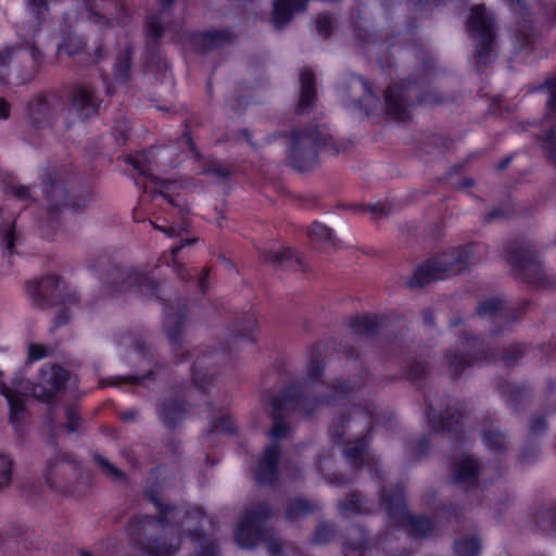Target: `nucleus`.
<instances>
[{"label":"nucleus","instance_id":"obj_26","mask_svg":"<svg viewBox=\"0 0 556 556\" xmlns=\"http://www.w3.org/2000/svg\"><path fill=\"white\" fill-rule=\"evenodd\" d=\"M156 412L163 425L167 429L174 430L187 416L188 408L184 400L178 401L177 399L168 397L157 404Z\"/></svg>","mask_w":556,"mask_h":556},{"label":"nucleus","instance_id":"obj_3","mask_svg":"<svg viewBox=\"0 0 556 556\" xmlns=\"http://www.w3.org/2000/svg\"><path fill=\"white\" fill-rule=\"evenodd\" d=\"M505 261L510 265L515 279L536 288L553 286L535 248L526 238H515L505 247Z\"/></svg>","mask_w":556,"mask_h":556},{"label":"nucleus","instance_id":"obj_49","mask_svg":"<svg viewBox=\"0 0 556 556\" xmlns=\"http://www.w3.org/2000/svg\"><path fill=\"white\" fill-rule=\"evenodd\" d=\"M336 535V525L329 521H320L314 532V544H326Z\"/></svg>","mask_w":556,"mask_h":556},{"label":"nucleus","instance_id":"obj_38","mask_svg":"<svg viewBox=\"0 0 556 556\" xmlns=\"http://www.w3.org/2000/svg\"><path fill=\"white\" fill-rule=\"evenodd\" d=\"M16 240L15 220L2 223L0 226V245L9 256L15 253Z\"/></svg>","mask_w":556,"mask_h":556},{"label":"nucleus","instance_id":"obj_4","mask_svg":"<svg viewBox=\"0 0 556 556\" xmlns=\"http://www.w3.org/2000/svg\"><path fill=\"white\" fill-rule=\"evenodd\" d=\"M146 495L155 505L159 516L142 515L134 517L128 522V531L130 535L136 536L135 539L146 546L150 556H172L179 549V543L168 544L160 538L151 539L147 536L146 532L159 525L165 526L176 507L162 503L153 491H148Z\"/></svg>","mask_w":556,"mask_h":556},{"label":"nucleus","instance_id":"obj_50","mask_svg":"<svg viewBox=\"0 0 556 556\" xmlns=\"http://www.w3.org/2000/svg\"><path fill=\"white\" fill-rule=\"evenodd\" d=\"M256 323L253 317L244 316L233 321V338L245 339L248 333L255 330Z\"/></svg>","mask_w":556,"mask_h":556},{"label":"nucleus","instance_id":"obj_52","mask_svg":"<svg viewBox=\"0 0 556 556\" xmlns=\"http://www.w3.org/2000/svg\"><path fill=\"white\" fill-rule=\"evenodd\" d=\"M429 367L426 361L415 359L407 368L405 376L409 381L421 380L427 377Z\"/></svg>","mask_w":556,"mask_h":556},{"label":"nucleus","instance_id":"obj_57","mask_svg":"<svg viewBox=\"0 0 556 556\" xmlns=\"http://www.w3.org/2000/svg\"><path fill=\"white\" fill-rule=\"evenodd\" d=\"M324 372V365L321 358L318 353H313L308 367H307V377L312 381H318Z\"/></svg>","mask_w":556,"mask_h":556},{"label":"nucleus","instance_id":"obj_62","mask_svg":"<svg viewBox=\"0 0 556 556\" xmlns=\"http://www.w3.org/2000/svg\"><path fill=\"white\" fill-rule=\"evenodd\" d=\"M410 452L414 456H425L427 455L429 448H430V442L429 439L425 435L417 439L415 442L409 443Z\"/></svg>","mask_w":556,"mask_h":556},{"label":"nucleus","instance_id":"obj_46","mask_svg":"<svg viewBox=\"0 0 556 556\" xmlns=\"http://www.w3.org/2000/svg\"><path fill=\"white\" fill-rule=\"evenodd\" d=\"M308 236L312 240L321 244L329 247L334 244L331 229L321 223L314 222L308 229Z\"/></svg>","mask_w":556,"mask_h":556},{"label":"nucleus","instance_id":"obj_32","mask_svg":"<svg viewBox=\"0 0 556 556\" xmlns=\"http://www.w3.org/2000/svg\"><path fill=\"white\" fill-rule=\"evenodd\" d=\"M319 508L318 504L304 497L291 500L285 510L286 519L294 522L314 514Z\"/></svg>","mask_w":556,"mask_h":556},{"label":"nucleus","instance_id":"obj_39","mask_svg":"<svg viewBox=\"0 0 556 556\" xmlns=\"http://www.w3.org/2000/svg\"><path fill=\"white\" fill-rule=\"evenodd\" d=\"M454 552L456 556H479L481 540L477 535L455 541Z\"/></svg>","mask_w":556,"mask_h":556},{"label":"nucleus","instance_id":"obj_63","mask_svg":"<svg viewBox=\"0 0 556 556\" xmlns=\"http://www.w3.org/2000/svg\"><path fill=\"white\" fill-rule=\"evenodd\" d=\"M129 131V123L127 121H121L113 127L112 134L115 137L117 143H125Z\"/></svg>","mask_w":556,"mask_h":556},{"label":"nucleus","instance_id":"obj_40","mask_svg":"<svg viewBox=\"0 0 556 556\" xmlns=\"http://www.w3.org/2000/svg\"><path fill=\"white\" fill-rule=\"evenodd\" d=\"M134 49L131 46H127L123 53H121L117 58V62L115 64L114 73L115 78L121 81H127L130 78V68H131V55Z\"/></svg>","mask_w":556,"mask_h":556},{"label":"nucleus","instance_id":"obj_53","mask_svg":"<svg viewBox=\"0 0 556 556\" xmlns=\"http://www.w3.org/2000/svg\"><path fill=\"white\" fill-rule=\"evenodd\" d=\"M539 89L548 90V100L546 102V114L555 115L556 113V74L547 79L539 87Z\"/></svg>","mask_w":556,"mask_h":556},{"label":"nucleus","instance_id":"obj_17","mask_svg":"<svg viewBox=\"0 0 556 556\" xmlns=\"http://www.w3.org/2000/svg\"><path fill=\"white\" fill-rule=\"evenodd\" d=\"M466 344L469 349H477L467 353L450 352L445 356L448 374L454 380L459 378L465 369L471 367L475 362L486 361L489 357V352L478 336H467Z\"/></svg>","mask_w":556,"mask_h":556},{"label":"nucleus","instance_id":"obj_41","mask_svg":"<svg viewBox=\"0 0 556 556\" xmlns=\"http://www.w3.org/2000/svg\"><path fill=\"white\" fill-rule=\"evenodd\" d=\"M191 536L195 541L193 556H217V546L211 538L200 531H194Z\"/></svg>","mask_w":556,"mask_h":556},{"label":"nucleus","instance_id":"obj_14","mask_svg":"<svg viewBox=\"0 0 556 556\" xmlns=\"http://www.w3.org/2000/svg\"><path fill=\"white\" fill-rule=\"evenodd\" d=\"M529 303L523 301L518 305L505 306L504 302L497 298H491L480 301L476 307V314L481 318H492L501 323L500 327L491 330L493 337L500 336L504 329L517 320L527 311Z\"/></svg>","mask_w":556,"mask_h":556},{"label":"nucleus","instance_id":"obj_23","mask_svg":"<svg viewBox=\"0 0 556 556\" xmlns=\"http://www.w3.org/2000/svg\"><path fill=\"white\" fill-rule=\"evenodd\" d=\"M86 10L90 13L89 20L109 24L110 17L122 18L124 5L119 0H84Z\"/></svg>","mask_w":556,"mask_h":556},{"label":"nucleus","instance_id":"obj_27","mask_svg":"<svg viewBox=\"0 0 556 556\" xmlns=\"http://www.w3.org/2000/svg\"><path fill=\"white\" fill-rule=\"evenodd\" d=\"M185 315L172 307H166V317L163 324L166 337L175 351L181 350L185 342Z\"/></svg>","mask_w":556,"mask_h":556},{"label":"nucleus","instance_id":"obj_16","mask_svg":"<svg viewBox=\"0 0 556 556\" xmlns=\"http://www.w3.org/2000/svg\"><path fill=\"white\" fill-rule=\"evenodd\" d=\"M340 92L349 108L362 110L367 115L379 102V98L374 93L370 83L356 74H351L346 78L340 88Z\"/></svg>","mask_w":556,"mask_h":556},{"label":"nucleus","instance_id":"obj_7","mask_svg":"<svg viewBox=\"0 0 556 556\" xmlns=\"http://www.w3.org/2000/svg\"><path fill=\"white\" fill-rule=\"evenodd\" d=\"M466 28L475 43L478 65L486 66L495 59L496 23L483 4L471 8Z\"/></svg>","mask_w":556,"mask_h":556},{"label":"nucleus","instance_id":"obj_48","mask_svg":"<svg viewBox=\"0 0 556 556\" xmlns=\"http://www.w3.org/2000/svg\"><path fill=\"white\" fill-rule=\"evenodd\" d=\"M526 351H527V349H526L525 344L514 343V344L508 345L504 350L501 358L504 362L505 366L514 367L525 356Z\"/></svg>","mask_w":556,"mask_h":556},{"label":"nucleus","instance_id":"obj_28","mask_svg":"<svg viewBox=\"0 0 556 556\" xmlns=\"http://www.w3.org/2000/svg\"><path fill=\"white\" fill-rule=\"evenodd\" d=\"M435 408L429 403L427 418L429 420V425L434 431H443V432H452L458 431V426L460 424L462 414L458 409L454 412H442L440 418L435 419Z\"/></svg>","mask_w":556,"mask_h":556},{"label":"nucleus","instance_id":"obj_61","mask_svg":"<svg viewBox=\"0 0 556 556\" xmlns=\"http://www.w3.org/2000/svg\"><path fill=\"white\" fill-rule=\"evenodd\" d=\"M204 365V358H199L197 361L194 372H193V384L198 387L200 390L205 391L206 387L210 384L212 377H206L205 375H201L199 372V368Z\"/></svg>","mask_w":556,"mask_h":556},{"label":"nucleus","instance_id":"obj_18","mask_svg":"<svg viewBox=\"0 0 556 556\" xmlns=\"http://www.w3.org/2000/svg\"><path fill=\"white\" fill-rule=\"evenodd\" d=\"M410 83H400L389 86L384 91V108L387 114L395 121L409 118Z\"/></svg>","mask_w":556,"mask_h":556},{"label":"nucleus","instance_id":"obj_5","mask_svg":"<svg viewBox=\"0 0 556 556\" xmlns=\"http://www.w3.org/2000/svg\"><path fill=\"white\" fill-rule=\"evenodd\" d=\"M380 501L384 504L392 523L404 528L414 540H425L434 533L435 526L429 517L408 513L402 488H381Z\"/></svg>","mask_w":556,"mask_h":556},{"label":"nucleus","instance_id":"obj_59","mask_svg":"<svg viewBox=\"0 0 556 556\" xmlns=\"http://www.w3.org/2000/svg\"><path fill=\"white\" fill-rule=\"evenodd\" d=\"M317 33L324 38H328L333 29V23L329 15L318 14L316 18Z\"/></svg>","mask_w":556,"mask_h":556},{"label":"nucleus","instance_id":"obj_56","mask_svg":"<svg viewBox=\"0 0 556 556\" xmlns=\"http://www.w3.org/2000/svg\"><path fill=\"white\" fill-rule=\"evenodd\" d=\"M203 174L213 175L218 180L225 181L231 176L232 169L228 166H225V165L218 163V162H214L203 169Z\"/></svg>","mask_w":556,"mask_h":556},{"label":"nucleus","instance_id":"obj_24","mask_svg":"<svg viewBox=\"0 0 556 556\" xmlns=\"http://www.w3.org/2000/svg\"><path fill=\"white\" fill-rule=\"evenodd\" d=\"M235 36L227 29H215L192 35L191 41L201 53H207L232 43Z\"/></svg>","mask_w":556,"mask_h":556},{"label":"nucleus","instance_id":"obj_8","mask_svg":"<svg viewBox=\"0 0 556 556\" xmlns=\"http://www.w3.org/2000/svg\"><path fill=\"white\" fill-rule=\"evenodd\" d=\"M276 514L274 507L265 501H252L243 510L241 520L238 522L235 540L239 546L253 549L262 539H266L268 529L265 522Z\"/></svg>","mask_w":556,"mask_h":556},{"label":"nucleus","instance_id":"obj_36","mask_svg":"<svg viewBox=\"0 0 556 556\" xmlns=\"http://www.w3.org/2000/svg\"><path fill=\"white\" fill-rule=\"evenodd\" d=\"M350 535L357 536L358 540L346 544L345 556H363V551L370 547V540L367 531L363 526H353Z\"/></svg>","mask_w":556,"mask_h":556},{"label":"nucleus","instance_id":"obj_42","mask_svg":"<svg viewBox=\"0 0 556 556\" xmlns=\"http://www.w3.org/2000/svg\"><path fill=\"white\" fill-rule=\"evenodd\" d=\"M162 16L152 14L147 18L146 33L148 37L147 47L149 45H160V40L164 36V27L162 25Z\"/></svg>","mask_w":556,"mask_h":556},{"label":"nucleus","instance_id":"obj_55","mask_svg":"<svg viewBox=\"0 0 556 556\" xmlns=\"http://www.w3.org/2000/svg\"><path fill=\"white\" fill-rule=\"evenodd\" d=\"M94 459L97 460L103 472L112 480L118 481L126 479V476L122 470H119L117 467H115L112 463L102 457L100 454H96Z\"/></svg>","mask_w":556,"mask_h":556},{"label":"nucleus","instance_id":"obj_21","mask_svg":"<svg viewBox=\"0 0 556 556\" xmlns=\"http://www.w3.org/2000/svg\"><path fill=\"white\" fill-rule=\"evenodd\" d=\"M481 466L477 458L464 455L453 463L452 482L464 490L476 486Z\"/></svg>","mask_w":556,"mask_h":556},{"label":"nucleus","instance_id":"obj_35","mask_svg":"<svg viewBox=\"0 0 556 556\" xmlns=\"http://www.w3.org/2000/svg\"><path fill=\"white\" fill-rule=\"evenodd\" d=\"M534 522L541 532L556 533V504L541 506L536 511Z\"/></svg>","mask_w":556,"mask_h":556},{"label":"nucleus","instance_id":"obj_37","mask_svg":"<svg viewBox=\"0 0 556 556\" xmlns=\"http://www.w3.org/2000/svg\"><path fill=\"white\" fill-rule=\"evenodd\" d=\"M50 3L51 0H25V8L31 18L42 25L50 15Z\"/></svg>","mask_w":556,"mask_h":556},{"label":"nucleus","instance_id":"obj_19","mask_svg":"<svg viewBox=\"0 0 556 556\" xmlns=\"http://www.w3.org/2000/svg\"><path fill=\"white\" fill-rule=\"evenodd\" d=\"M281 448L278 443L268 445L258 458L254 479L260 485H275L279 479Z\"/></svg>","mask_w":556,"mask_h":556},{"label":"nucleus","instance_id":"obj_60","mask_svg":"<svg viewBox=\"0 0 556 556\" xmlns=\"http://www.w3.org/2000/svg\"><path fill=\"white\" fill-rule=\"evenodd\" d=\"M106 53L104 51V39L100 38L98 45L96 46L93 53L90 54L87 52L86 60H84L85 65H93L99 63L101 60L105 58Z\"/></svg>","mask_w":556,"mask_h":556},{"label":"nucleus","instance_id":"obj_51","mask_svg":"<svg viewBox=\"0 0 556 556\" xmlns=\"http://www.w3.org/2000/svg\"><path fill=\"white\" fill-rule=\"evenodd\" d=\"M13 462L5 455L0 453V491L7 489L12 481Z\"/></svg>","mask_w":556,"mask_h":556},{"label":"nucleus","instance_id":"obj_25","mask_svg":"<svg viewBox=\"0 0 556 556\" xmlns=\"http://www.w3.org/2000/svg\"><path fill=\"white\" fill-rule=\"evenodd\" d=\"M260 255L264 263L271 264L275 268L293 271L305 270L301 257L291 248H282L279 251L264 249Z\"/></svg>","mask_w":556,"mask_h":556},{"label":"nucleus","instance_id":"obj_13","mask_svg":"<svg viewBox=\"0 0 556 556\" xmlns=\"http://www.w3.org/2000/svg\"><path fill=\"white\" fill-rule=\"evenodd\" d=\"M68 380V371L59 365H47L40 369L38 382L24 380L25 389L30 395L41 402L50 403L59 392L65 388Z\"/></svg>","mask_w":556,"mask_h":556},{"label":"nucleus","instance_id":"obj_10","mask_svg":"<svg viewBox=\"0 0 556 556\" xmlns=\"http://www.w3.org/2000/svg\"><path fill=\"white\" fill-rule=\"evenodd\" d=\"M66 112L78 122L86 124L100 114L103 100L98 89L90 83L75 81L66 94Z\"/></svg>","mask_w":556,"mask_h":556},{"label":"nucleus","instance_id":"obj_11","mask_svg":"<svg viewBox=\"0 0 556 556\" xmlns=\"http://www.w3.org/2000/svg\"><path fill=\"white\" fill-rule=\"evenodd\" d=\"M27 287L35 305L41 309L76 301L75 295L66 291L64 281L58 275H47L40 280L28 282Z\"/></svg>","mask_w":556,"mask_h":556},{"label":"nucleus","instance_id":"obj_43","mask_svg":"<svg viewBox=\"0 0 556 556\" xmlns=\"http://www.w3.org/2000/svg\"><path fill=\"white\" fill-rule=\"evenodd\" d=\"M366 438L359 437L354 442H352L350 446L345 448L344 456L350 463L356 465L357 467H361L363 464V456L366 452Z\"/></svg>","mask_w":556,"mask_h":556},{"label":"nucleus","instance_id":"obj_58","mask_svg":"<svg viewBox=\"0 0 556 556\" xmlns=\"http://www.w3.org/2000/svg\"><path fill=\"white\" fill-rule=\"evenodd\" d=\"M444 102V99L438 91L429 90L426 92H421L417 96L416 103L418 105H439Z\"/></svg>","mask_w":556,"mask_h":556},{"label":"nucleus","instance_id":"obj_31","mask_svg":"<svg viewBox=\"0 0 556 556\" xmlns=\"http://www.w3.org/2000/svg\"><path fill=\"white\" fill-rule=\"evenodd\" d=\"M500 391L505 397L506 403L516 412L521 409L523 401L530 395V388L527 383L516 384L511 382H503L500 384Z\"/></svg>","mask_w":556,"mask_h":556},{"label":"nucleus","instance_id":"obj_20","mask_svg":"<svg viewBox=\"0 0 556 556\" xmlns=\"http://www.w3.org/2000/svg\"><path fill=\"white\" fill-rule=\"evenodd\" d=\"M12 387L13 388H9L4 382H0V394L8 401L11 424L18 427L24 421L26 412L25 401L21 393L23 392L25 395H30V391L25 389L23 379H14Z\"/></svg>","mask_w":556,"mask_h":556},{"label":"nucleus","instance_id":"obj_30","mask_svg":"<svg viewBox=\"0 0 556 556\" xmlns=\"http://www.w3.org/2000/svg\"><path fill=\"white\" fill-rule=\"evenodd\" d=\"M482 440L485 446L494 452L504 453L508 448L506 433L495 427L489 418L482 422Z\"/></svg>","mask_w":556,"mask_h":556},{"label":"nucleus","instance_id":"obj_6","mask_svg":"<svg viewBox=\"0 0 556 556\" xmlns=\"http://www.w3.org/2000/svg\"><path fill=\"white\" fill-rule=\"evenodd\" d=\"M323 400L309 399L302 386L292 383L288 386L281 395H276L271 400V419L274 421L270 430L273 440L286 438L290 431V426L286 422V414L293 410H301L309 417L320 405Z\"/></svg>","mask_w":556,"mask_h":556},{"label":"nucleus","instance_id":"obj_64","mask_svg":"<svg viewBox=\"0 0 556 556\" xmlns=\"http://www.w3.org/2000/svg\"><path fill=\"white\" fill-rule=\"evenodd\" d=\"M261 541L265 542L267 551L271 556H278L283 551L282 541L270 536L269 532L266 534V539H262Z\"/></svg>","mask_w":556,"mask_h":556},{"label":"nucleus","instance_id":"obj_15","mask_svg":"<svg viewBox=\"0 0 556 556\" xmlns=\"http://www.w3.org/2000/svg\"><path fill=\"white\" fill-rule=\"evenodd\" d=\"M110 288L112 293H122L136 288L143 296L160 299L157 281L131 269L114 267L111 270Z\"/></svg>","mask_w":556,"mask_h":556},{"label":"nucleus","instance_id":"obj_29","mask_svg":"<svg viewBox=\"0 0 556 556\" xmlns=\"http://www.w3.org/2000/svg\"><path fill=\"white\" fill-rule=\"evenodd\" d=\"M25 56L21 48L5 47L0 50V84H8L9 67L13 66L17 74L22 73Z\"/></svg>","mask_w":556,"mask_h":556},{"label":"nucleus","instance_id":"obj_9","mask_svg":"<svg viewBox=\"0 0 556 556\" xmlns=\"http://www.w3.org/2000/svg\"><path fill=\"white\" fill-rule=\"evenodd\" d=\"M41 185L47 216L52 224L59 222L60 214L65 210H77L84 205L80 199L70 194L60 172L56 169H46Z\"/></svg>","mask_w":556,"mask_h":556},{"label":"nucleus","instance_id":"obj_44","mask_svg":"<svg viewBox=\"0 0 556 556\" xmlns=\"http://www.w3.org/2000/svg\"><path fill=\"white\" fill-rule=\"evenodd\" d=\"M63 50L68 56H79V62L84 64L87 54V42L78 36H70L63 45Z\"/></svg>","mask_w":556,"mask_h":556},{"label":"nucleus","instance_id":"obj_22","mask_svg":"<svg viewBox=\"0 0 556 556\" xmlns=\"http://www.w3.org/2000/svg\"><path fill=\"white\" fill-rule=\"evenodd\" d=\"M300 91L295 105V114L303 115L313 111L317 101L316 76L312 68L304 67L300 71Z\"/></svg>","mask_w":556,"mask_h":556},{"label":"nucleus","instance_id":"obj_54","mask_svg":"<svg viewBox=\"0 0 556 556\" xmlns=\"http://www.w3.org/2000/svg\"><path fill=\"white\" fill-rule=\"evenodd\" d=\"M53 353V349L49 345L39 343H30L28 345L26 363L31 364L36 361L46 358Z\"/></svg>","mask_w":556,"mask_h":556},{"label":"nucleus","instance_id":"obj_1","mask_svg":"<svg viewBox=\"0 0 556 556\" xmlns=\"http://www.w3.org/2000/svg\"><path fill=\"white\" fill-rule=\"evenodd\" d=\"M280 137L287 139V162L299 172H307L318 164V153L330 148L333 155L344 151L345 147L334 141L324 126L296 127Z\"/></svg>","mask_w":556,"mask_h":556},{"label":"nucleus","instance_id":"obj_47","mask_svg":"<svg viewBox=\"0 0 556 556\" xmlns=\"http://www.w3.org/2000/svg\"><path fill=\"white\" fill-rule=\"evenodd\" d=\"M538 37V33L531 23L525 21V24L516 31L515 38L519 48L531 47Z\"/></svg>","mask_w":556,"mask_h":556},{"label":"nucleus","instance_id":"obj_12","mask_svg":"<svg viewBox=\"0 0 556 556\" xmlns=\"http://www.w3.org/2000/svg\"><path fill=\"white\" fill-rule=\"evenodd\" d=\"M64 109L62 98L54 93H38L26 105V119L36 129L51 128Z\"/></svg>","mask_w":556,"mask_h":556},{"label":"nucleus","instance_id":"obj_34","mask_svg":"<svg viewBox=\"0 0 556 556\" xmlns=\"http://www.w3.org/2000/svg\"><path fill=\"white\" fill-rule=\"evenodd\" d=\"M337 507L342 513L350 511L355 515H366L370 513V509L366 506L364 494L357 490L351 491L344 498L340 500Z\"/></svg>","mask_w":556,"mask_h":556},{"label":"nucleus","instance_id":"obj_33","mask_svg":"<svg viewBox=\"0 0 556 556\" xmlns=\"http://www.w3.org/2000/svg\"><path fill=\"white\" fill-rule=\"evenodd\" d=\"M350 328L357 336L371 338L378 333L380 325L376 315L354 316L350 318Z\"/></svg>","mask_w":556,"mask_h":556},{"label":"nucleus","instance_id":"obj_2","mask_svg":"<svg viewBox=\"0 0 556 556\" xmlns=\"http://www.w3.org/2000/svg\"><path fill=\"white\" fill-rule=\"evenodd\" d=\"M475 243L454 247L421 263L408 280L410 288H424L431 282L460 275L478 262Z\"/></svg>","mask_w":556,"mask_h":556},{"label":"nucleus","instance_id":"obj_45","mask_svg":"<svg viewBox=\"0 0 556 556\" xmlns=\"http://www.w3.org/2000/svg\"><path fill=\"white\" fill-rule=\"evenodd\" d=\"M147 50L149 53V66L154 68L157 73L164 74L168 68V64L160 45H149Z\"/></svg>","mask_w":556,"mask_h":556}]
</instances>
